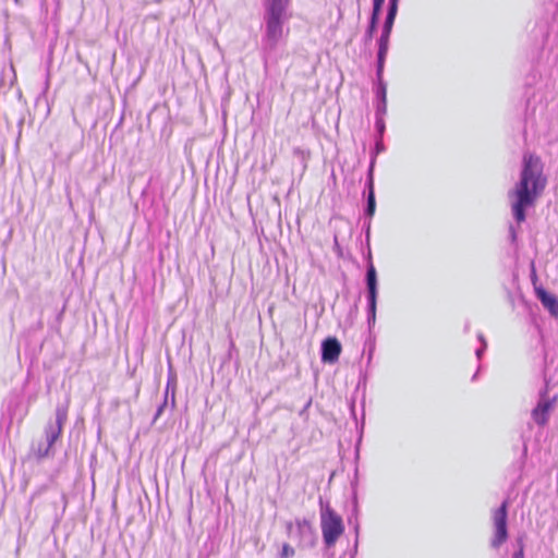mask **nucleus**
Masks as SVG:
<instances>
[{"label": "nucleus", "mask_w": 558, "mask_h": 558, "mask_svg": "<svg viewBox=\"0 0 558 558\" xmlns=\"http://www.w3.org/2000/svg\"><path fill=\"white\" fill-rule=\"evenodd\" d=\"M365 284L367 292V324L371 328L376 322L378 279L377 271L372 260V254L368 253V263L365 272Z\"/></svg>", "instance_id": "obj_5"}, {"label": "nucleus", "mask_w": 558, "mask_h": 558, "mask_svg": "<svg viewBox=\"0 0 558 558\" xmlns=\"http://www.w3.org/2000/svg\"><path fill=\"white\" fill-rule=\"evenodd\" d=\"M531 279H532V282H533V286L534 288L535 287H538L536 284V281H537V275H536V271H535V268H534V264L532 263V274H531Z\"/></svg>", "instance_id": "obj_27"}, {"label": "nucleus", "mask_w": 558, "mask_h": 558, "mask_svg": "<svg viewBox=\"0 0 558 558\" xmlns=\"http://www.w3.org/2000/svg\"><path fill=\"white\" fill-rule=\"evenodd\" d=\"M383 74L384 73L378 74V72H376V81L377 82H376L375 94H376L377 101L387 100V84L384 81Z\"/></svg>", "instance_id": "obj_15"}, {"label": "nucleus", "mask_w": 558, "mask_h": 558, "mask_svg": "<svg viewBox=\"0 0 558 558\" xmlns=\"http://www.w3.org/2000/svg\"><path fill=\"white\" fill-rule=\"evenodd\" d=\"M234 348V343L231 341L230 343V350H232Z\"/></svg>", "instance_id": "obj_39"}, {"label": "nucleus", "mask_w": 558, "mask_h": 558, "mask_svg": "<svg viewBox=\"0 0 558 558\" xmlns=\"http://www.w3.org/2000/svg\"><path fill=\"white\" fill-rule=\"evenodd\" d=\"M175 390H177V376L170 369L168 374V380L165 389V397H169V393L171 395V409L175 407Z\"/></svg>", "instance_id": "obj_13"}, {"label": "nucleus", "mask_w": 558, "mask_h": 558, "mask_svg": "<svg viewBox=\"0 0 558 558\" xmlns=\"http://www.w3.org/2000/svg\"><path fill=\"white\" fill-rule=\"evenodd\" d=\"M294 555V548L290 546L288 543H284L277 558H292Z\"/></svg>", "instance_id": "obj_19"}, {"label": "nucleus", "mask_w": 558, "mask_h": 558, "mask_svg": "<svg viewBox=\"0 0 558 558\" xmlns=\"http://www.w3.org/2000/svg\"><path fill=\"white\" fill-rule=\"evenodd\" d=\"M14 1H15V3H19V2H20V0H14Z\"/></svg>", "instance_id": "obj_40"}, {"label": "nucleus", "mask_w": 558, "mask_h": 558, "mask_svg": "<svg viewBox=\"0 0 558 558\" xmlns=\"http://www.w3.org/2000/svg\"><path fill=\"white\" fill-rule=\"evenodd\" d=\"M390 36L380 35L377 39L376 72L384 73L386 58L389 50Z\"/></svg>", "instance_id": "obj_12"}, {"label": "nucleus", "mask_w": 558, "mask_h": 558, "mask_svg": "<svg viewBox=\"0 0 558 558\" xmlns=\"http://www.w3.org/2000/svg\"><path fill=\"white\" fill-rule=\"evenodd\" d=\"M385 0H373L371 17L379 19L383 12Z\"/></svg>", "instance_id": "obj_18"}, {"label": "nucleus", "mask_w": 558, "mask_h": 558, "mask_svg": "<svg viewBox=\"0 0 558 558\" xmlns=\"http://www.w3.org/2000/svg\"><path fill=\"white\" fill-rule=\"evenodd\" d=\"M291 0H264L263 21L264 34L260 40L262 51L269 57L278 47L283 37V25L290 19L288 9Z\"/></svg>", "instance_id": "obj_2"}, {"label": "nucleus", "mask_w": 558, "mask_h": 558, "mask_svg": "<svg viewBox=\"0 0 558 558\" xmlns=\"http://www.w3.org/2000/svg\"><path fill=\"white\" fill-rule=\"evenodd\" d=\"M478 371L473 375L472 380H475L477 378Z\"/></svg>", "instance_id": "obj_38"}, {"label": "nucleus", "mask_w": 558, "mask_h": 558, "mask_svg": "<svg viewBox=\"0 0 558 558\" xmlns=\"http://www.w3.org/2000/svg\"><path fill=\"white\" fill-rule=\"evenodd\" d=\"M70 399L66 398L56 407V417L53 422H48L45 426V441H39L36 446H32V451L37 460H43L52 456V446L61 436L63 425L68 420Z\"/></svg>", "instance_id": "obj_3"}, {"label": "nucleus", "mask_w": 558, "mask_h": 558, "mask_svg": "<svg viewBox=\"0 0 558 558\" xmlns=\"http://www.w3.org/2000/svg\"><path fill=\"white\" fill-rule=\"evenodd\" d=\"M535 295L543 307L555 318H558V298L544 287H535Z\"/></svg>", "instance_id": "obj_10"}, {"label": "nucleus", "mask_w": 558, "mask_h": 558, "mask_svg": "<svg viewBox=\"0 0 558 558\" xmlns=\"http://www.w3.org/2000/svg\"><path fill=\"white\" fill-rule=\"evenodd\" d=\"M167 405H168V399H167V398H163L162 403L157 408L156 413H155V415H154V420H153V422H154V423H155V422L158 420V417L163 413V411H165V409L167 408Z\"/></svg>", "instance_id": "obj_23"}, {"label": "nucleus", "mask_w": 558, "mask_h": 558, "mask_svg": "<svg viewBox=\"0 0 558 558\" xmlns=\"http://www.w3.org/2000/svg\"><path fill=\"white\" fill-rule=\"evenodd\" d=\"M384 150H385V145L381 141V137H378L375 143V147H374L373 151L371 153V160H369V166L367 169V171H372V175H374V169H375L377 155L383 153Z\"/></svg>", "instance_id": "obj_17"}, {"label": "nucleus", "mask_w": 558, "mask_h": 558, "mask_svg": "<svg viewBox=\"0 0 558 558\" xmlns=\"http://www.w3.org/2000/svg\"><path fill=\"white\" fill-rule=\"evenodd\" d=\"M371 220L372 219H367L364 222V229H365V235H366V241L367 242L369 241V234H371Z\"/></svg>", "instance_id": "obj_26"}, {"label": "nucleus", "mask_w": 558, "mask_h": 558, "mask_svg": "<svg viewBox=\"0 0 558 558\" xmlns=\"http://www.w3.org/2000/svg\"><path fill=\"white\" fill-rule=\"evenodd\" d=\"M348 522L349 524H352L353 523V514L351 517L348 518Z\"/></svg>", "instance_id": "obj_37"}, {"label": "nucleus", "mask_w": 558, "mask_h": 558, "mask_svg": "<svg viewBox=\"0 0 558 558\" xmlns=\"http://www.w3.org/2000/svg\"><path fill=\"white\" fill-rule=\"evenodd\" d=\"M342 351V345L336 337H327L320 344V360L326 364L338 362Z\"/></svg>", "instance_id": "obj_9"}, {"label": "nucleus", "mask_w": 558, "mask_h": 558, "mask_svg": "<svg viewBox=\"0 0 558 558\" xmlns=\"http://www.w3.org/2000/svg\"><path fill=\"white\" fill-rule=\"evenodd\" d=\"M378 24H379V19L369 16L367 27H366L364 36H363V40L365 44H368L373 40L374 35L377 32Z\"/></svg>", "instance_id": "obj_16"}, {"label": "nucleus", "mask_w": 558, "mask_h": 558, "mask_svg": "<svg viewBox=\"0 0 558 558\" xmlns=\"http://www.w3.org/2000/svg\"><path fill=\"white\" fill-rule=\"evenodd\" d=\"M287 533L292 536L293 534V523L291 521H288L286 523Z\"/></svg>", "instance_id": "obj_31"}, {"label": "nucleus", "mask_w": 558, "mask_h": 558, "mask_svg": "<svg viewBox=\"0 0 558 558\" xmlns=\"http://www.w3.org/2000/svg\"><path fill=\"white\" fill-rule=\"evenodd\" d=\"M547 393L548 388L546 384L545 387L539 390L538 401L531 413L533 421L541 427H544L548 423L549 414L557 399L556 397L549 398Z\"/></svg>", "instance_id": "obj_7"}, {"label": "nucleus", "mask_w": 558, "mask_h": 558, "mask_svg": "<svg viewBox=\"0 0 558 558\" xmlns=\"http://www.w3.org/2000/svg\"><path fill=\"white\" fill-rule=\"evenodd\" d=\"M365 190L366 203L364 206V216L366 219H372L376 211L375 185L374 175H372V171H367Z\"/></svg>", "instance_id": "obj_11"}, {"label": "nucleus", "mask_w": 558, "mask_h": 558, "mask_svg": "<svg viewBox=\"0 0 558 558\" xmlns=\"http://www.w3.org/2000/svg\"><path fill=\"white\" fill-rule=\"evenodd\" d=\"M63 312H64V307H63V308L61 310V312L58 314V317H57V319H58V320H61L62 315H63Z\"/></svg>", "instance_id": "obj_35"}, {"label": "nucleus", "mask_w": 558, "mask_h": 558, "mask_svg": "<svg viewBox=\"0 0 558 558\" xmlns=\"http://www.w3.org/2000/svg\"><path fill=\"white\" fill-rule=\"evenodd\" d=\"M311 404H312V399H308V401L305 403L303 409L299 412V415L303 416L304 413L307 411V409L311 407Z\"/></svg>", "instance_id": "obj_30"}, {"label": "nucleus", "mask_w": 558, "mask_h": 558, "mask_svg": "<svg viewBox=\"0 0 558 558\" xmlns=\"http://www.w3.org/2000/svg\"><path fill=\"white\" fill-rule=\"evenodd\" d=\"M509 233H510L511 241L514 242L517 240V232L512 225H510V227H509Z\"/></svg>", "instance_id": "obj_29"}, {"label": "nucleus", "mask_w": 558, "mask_h": 558, "mask_svg": "<svg viewBox=\"0 0 558 558\" xmlns=\"http://www.w3.org/2000/svg\"><path fill=\"white\" fill-rule=\"evenodd\" d=\"M524 538H525L524 535H520L517 537V539H515L517 549L515 550L524 551Z\"/></svg>", "instance_id": "obj_24"}, {"label": "nucleus", "mask_w": 558, "mask_h": 558, "mask_svg": "<svg viewBox=\"0 0 558 558\" xmlns=\"http://www.w3.org/2000/svg\"><path fill=\"white\" fill-rule=\"evenodd\" d=\"M387 112V100L377 101L376 105V118L384 117Z\"/></svg>", "instance_id": "obj_21"}, {"label": "nucleus", "mask_w": 558, "mask_h": 558, "mask_svg": "<svg viewBox=\"0 0 558 558\" xmlns=\"http://www.w3.org/2000/svg\"><path fill=\"white\" fill-rule=\"evenodd\" d=\"M546 185L547 177L542 158L534 153H524L519 180L508 193L509 197L514 198L511 211L518 223L525 221L527 208L535 205Z\"/></svg>", "instance_id": "obj_1"}, {"label": "nucleus", "mask_w": 558, "mask_h": 558, "mask_svg": "<svg viewBox=\"0 0 558 558\" xmlns=\"http://www.w3.org/2000/svg\"><path fill=\"white\" fill-rule=\"evenodd\" d=\"M320 506V527L323 541L326 547L335 546L338 538L344 532V524L342 518L330 507L328 502H324L319 498Z\"/></svg>", "instance_id": "obj_4"}, {"label": "nucleus", "mask_w": 558, "mask_h": 558, "mask_svg": "<svg viewBox=\"0 0 558 558\" xmlns=\"http://www.w3.org/2000/svg\"><path fill=\"white\" fill-rule=\"evenodd\" d=\"M353 500H354V514H355L357 511V501H356V493L355 492L353 494Z\"/></svg>", "instance_id": "obj_34"}, {"label": "nucleus", "mask_w": 558, "mask_h": 558, "mask_svg": "<svg viewBox=\"0 0 558 558\" xmlns=\"http://www.w3.org/2000/svg\"><path fill=\"white\" fill-rule=\"evenodd\" d=\"M398 12L387 9L380 35L391 36Z\"/></svg>", "instance_id": "obj_14"}, {"label": "nucleus", "mask_w": 558, "mask_h": 558, "mask_svg": "<svg viewBox=\"0 0 558 558\" xmlns=\"http://www.w3.org/2000/svg\"><path fill=\"white\" fill-rule=\"evenodd\" d=\"M512 558H524V551L515 550L512 555Z\"/></svg>", "instance_id": "obj_32"}, {"label": "nucleus", "mask_w": 558, "mask_h": 558, "mask_svg": "<svg viewBox=\"0 0 558 558\" xmlns=\"http://www.w3.org/2000/svg\"><path fill=\"white\" fill-rule=\"evenodd\" d=\"M295 525L298 545L303 548L314 547L316 544V533L311 522L307 519H296Z\"/></svg>", "instance_id": "obj_8"}, {"label": "nucleus", "mask_w": 558, "mask_h": 558, "mask_svg": "<svg viewBox=\"0 0 558 558\" xmlns=\"http://www.w3.org/2000/svg\"><path fill=\"white\" fill-rule=\"evenodd\" d=\"M469 329H470V323H469V322H466V324H465V326H464V331H465V332H468V331H469Z\"/></svg>", "instance_id": "obj_36"}, {"label": "nucleus", "mask_w": 558, "mask_h": 558, "mask_svg": "<svg viewBox=\"0 0 558 558\" xmlns=\"http://www.w3.org/2000/svg\"><path fill=\"white\" fill-rule=\"evenodd\" d=\"M508 509L509 500L505 499L500 506L493 510L492 521L494 526V534L490 538V547L498 549L505 544L509 537L508 532Z\"/></svg>", "instance_id": "obj_6"}, {"label": "nucleus", "mask_w": 558, "mask_h": 558, "mask_svg": "<svg viewBox=\"0 0 558 558\" xmlns=\"http://www.w3.org/2000/svg\"><path fill=\"white\" fill-rule=\"evenodd\" d=\"M399 0H388V10L398 12Z\"/></svg>", "instance_id": "obj_25"}, {"label": "nucleus", "mask_w": 558, "mask_h": 558, "mask_svg": "<svg viewBox=\"0 0 558 558\" xmlns=\"http://www.w3.org/2000/svg\"><path fill=\"white\" fill-rule=\"evenodd\" d=\"M477 339L481 341L482 345H481V348L475 350V355L477 359H481L487 348V342H486L483 333H481V332L477 335Z\"/></svg>", "instance_id": "obj_20"}, {"label": "nucleus", "mask_w": 558, "mask_h": 558, "mask_svg": "<svg viewBox=\"0 0 558 558\" xmlns=\"http://www.w3.org/2000/svg\"><path fill=\"white\" fill-rule=\"evenodd\" d=\"M375 126H376V131L378 133V137H383L385 130H386L384 118H381V117L376 118Z\"/></svg>", "instance_id": "obj_22"}, {"label": "nucleus", "mask_w": 558, "mask_h": 558, "mask_svg": "<svg viewBox=\"0 0 558 558\" xmlns=\"http://www.w3.org/2000/svg\"><path fill=\"white\" fill-rule=\"evenodd\" d=\"M48 88H49V74L47 75V78H46V82H45L44 94L47 93Z\"/></svg>", "instance_id": "obj_33"}, {"label": "nucleus", "mask_w": 558, "mask_h": 558, "mask_svg": "<svg viewBox=\"0 0 558 558\" xmlns=\"http://www.w3.org/2000/svg\"><path fill=\"white\" fill-rule=\"evenodd\" d=\"M359 529H360V525H359L357 519L355 518L354 519V531H355L356 537H359ZM357 542H359L357 538H355V543H354L355 548L357 547Z\"/></svg>", "instance_id": "obj_28"}]
</instances>
